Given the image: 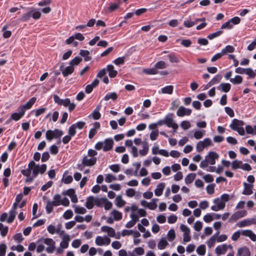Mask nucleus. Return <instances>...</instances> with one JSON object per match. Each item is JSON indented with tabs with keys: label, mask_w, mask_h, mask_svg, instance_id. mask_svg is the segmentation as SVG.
<instances>
[{
	"label": "nucleus",
	"mask_w": 256,
	"mask_h": 256,
	"mask_svg": "<svg viewBox=\"0 0 256 256\" xmlns=\"http://www.w3.org/2000/svg\"><path fill=\"white\" fill-rule=\"evenodd\" d=\"M219 158L218 154L214 152H210L208 155L205 156L204 160H202L200 164V167L202 168H207L208 164L214 165L216 164V160Z\"/></svg>",
	"instance_id": "f257e3e1"
},
{
	"label": "nucleus",
	"mask_w": 256,
	"mask_h": 256,
	"mask_svg": "<svg viewBox=\"0 0 256 256\" xmlns=\"http://www.w3.org/2000/svg\"><path fill=\"white\" fill-rule=\"evenodd\" d=\"M244 125V122L242 120H238L234 118L232 120L230 126L234 130L236 131L240 136H244V130L242 126Z\"/></svg>",
	"instance_id": "f03ea898"
},
{
	"label": "nucleus",
	"mask_w": 256,
	"mask_h": 256,
	"mask_svg": "<svg viewBox=\"0 0 256 256\" xmlns=\"http://www.w3.org/2000/svg\"><path fill=\"white\" fill-rule=\"evenodd\" d=\"M63 135V132L56 128L54 130H48L46 133V137L48 140L51 141L54 138H59Z\"/></svg>",
	"instance_id": "7ed1b4c3"
},
{
	"label": "nucleus",
	"mask_w": 256,
	"mask_h": 256,
	"mask_svg": "<svg viewBox=\"0 0 256 256\" xmlns=\"http://www.w3.org/2000/svg\"><path fill=\"white\" fill-rule=\"evenodd\" d=\"M44 243L48 246L46 248V251L48 254L54 252L56 249V242L51 238H46L44 240Z\"/></svg>",
	"instance_id": "20e7f679"
},
{
	"label": "nucleus",
	"mask_w": 256,
	"mask_h": 256,
	"mask_svg": "<svg viewBox=\"0 0 256 256\" xmlns=\"http://www.w3.org/2000/svg\"><path fill=\"white\" fill-rule=\"evenodd\" d=\"M18 203L15 201L13 204L9 212L10 216L7 220L8 223L11 224L14 222L16 214V210L18 206Z\"/></svg>",
	"instance_id": "39448f33"
},
{
	"label": "nucleus",
	"mask_w": 256,
	"mask_h": 256,
	"mask_svg": "<svg viewBox=\"0 0 256 256\" xmlns=\"http://www.w3.org/2000/svg\"><path fill=\"white\" fill-rule=\"evenodd\" d=\"M36 98H32L25 104L20 106L18 108V110H22L25 114L26 110L30 109L36 102Z\"/></svg>",
	"instance_id": "423d86ee"
},
{
	"label": "nucleus",
	"mask_w": 256,
	"mask_h": 256,
	"mask_svg": "<svg viewBox=\"0 0 256 256\" xmlns=\"http://www.w3.org/2000/svg\"><path fill=\"white\" fill-rule=\"evenodd\" d=\"M110 239L106 236H98L96 238V244L97 246L108 245L110 243Z\"/></svg>",
	"instance_id": "0eeeda50"
},
{
	"label": "nucleus",
	"mask_w": 256,
	"mask_h": 256,
	"mask_svg": "<svg viewBox=\"0 0 256 256\" xmlns=\"http://www.w3.org/2000/svg\"><path fill=\"white\" fill-rule=\"evenodd\" d=\"M214 203L216 204L211 207V209L215 212L223 210L226 206L224 203L220 198H216L214 200Z\"/></svg>",
	"instance_id": "6e6552de"
},
{
	"label": "nucleus",
	"mask_w": 256,
	"mask_h": 256,
	"mask_svg": "<svg viewBox=\"0 0 256 256\" xmlns=\"http://www.w3.org/2000/svg\"><path fill=\"white\" fill-rule=\"evenodd\" d=\"M246 214L247 212L246 210H242L237 211L230 216L229 220V222H234L239 218L246 216Z\"/></svg>",
	"instance_id": "1a4fd4ad"
},
{
	"label": "nucleus",
	"mask_w": 256,
	"mask_h": 256,
	"mask_svg": "<svg viewBox=\"0 0 256 256\" xmlns=\"http://www.w3.org/2000/svg\"><path fill=\"white\" fill-rule=\"evenodd\" d=\"M96 158H88V156H84L82 159V163L86 166H92L96 164Z\"/></svg>",
	"instance_id": "9d476101"
},
{
	"label": "nucleus",
	"mask_w": 256,
	"mask_h": 256,
	"mask_svg": "<svg viewBox=\"0 0 256 256\" xmlns=\"http://www.w3.org/2000/svg\"><path fill=\"white\" fill-rule=\"evenodd\" d=\"M192 113V110L190 108H186L183 106H180L176 112V114L178 116L182 117L185 115L190 116Z\"/></svg>",
	"instance_id": "9b49d317"
},
{
	"label": "nucleus",
	"mask_w": 256,
	"mask_h": 256,
	"mask_svg": "<svg viewBox=\"0 0 256 256\" xmlns=\"http://www.w3.org/2000/svg\"><path fill=\"white\" fill-rule=\"evenodd\" d=\"M64 65L62 64L60 67V70L62 72V73L64 77H66L68 75L72 74L74 71V68L70 65L64 68Z\"/></svg>",
	"instance_id": "f8f14e48"
},
{
	"label": "nucleus",
	"mask_w": 256,
	"mask_h": 256,
	"mask_svg": "<svg viewBox=\"0 0 256 256\" xmlns=\"http://www.w3.org/2000/svg\"><path fill=\"white\" fill-rule=\"evenodd\" d=\"M104 143L103 150L108 152L111 150L113 148L114 141L112 138H106Z\"/></svg>",
	"instance_id": "ddd939ff"
},
{
	"label": "nucleus",
	"mask_w": 256,
	"mask_h": 256,
	"mask_svg": "<svg viewBox=\"0 0 256 256\" xmlns=\"http://www.w3.org/2000/svg\"><path fill=\"white\" fill-rule=\"evenodd\" d=\"M18 112H14L12 113L10 118L7 120V123H8L11 120H14L15 121H18L20 120L22 117L24 115V112L22 110H18Z\"/></svg>",
	"instance_id": "4468645a"
},
{
	"label": "nucleus",
	"mask_w": 256,
	"mask_h": 256,
	"mask_svg": "<svg viewBox=\"0 0 256 256\" xmlns=\"http://www.w3.org/2000/svg\"><path fill=\"white\" fill-rule=\"evenodd\" d=\"M34 162L33 160L30 161L28 166V168L26 170H21V173L24 176H30L32 173V168L33 166H34Z\"/></svg>",
	"instance_id": "2eb2a0df"
},
{
	"label": "nucleus",
	"mask_w": 256,
	"mask_h": 256,
	"mask_svg": "<svg viewBox=\"0 0 256 256\" xmlns=\"http://www.w3.org/2000/svg\"><path fill=\"white\" fill-rule=\"evenodd\" d=\"M241 234L242 236L249 237L252 241H256V234H255L251 230H242L241 232Z\"/></svg>",
	"instance_id": "dca6fc26"
},
{
	"label": "nucleus",
	"mask_w": 256,
	"mask_h": 256,
	"mask_svg": "<svg viewBox=\"0 0 256 256\" xmlns=\"http://www.w3.org/2000/svg\"><path fill=\"white\" fill-rule=\"evenodd\" d=\"M250 252L248 248L244 246L240 248L237 252L238 256H250Z\"/></svg>",
	"instance_id": "f3484780"
},
{
	"label": "nucleus",
	"mask_w": 256,
	"mask_h": 256,
	"mask_svg": "<svg viewBox=\"0 0 256 256\" xmlns=\"http://www.w3.org/2000/svg\"><path fill=\"white\" fill-rule=\"evenodd\" d=\"M95 205V198L93 196H90L87 198L86 206L87 208L90 210Z\"/></svg>",
	"instance_id": "a211bd4d"
},
{
	"label": "nucleus",
	"mask_w": 256,
	"mask_h": 256,
	"mask_svg": "<svg viewBox=\"0 0 256 256\" xmlns=\"http://www.w3.org/2000/svg\"><path fill=\"white\" fill-rule=\"evenodd\" d=\"M244 190L242 192L243 194L245 195H250L252 194L253 192L252 190V188L253 187V185L252 184H248L246 182H244Z\"/></svg>",
	"instance_id": "6ab92c4d"
},
{
	"label": "nucleus",
	"mask_w": 256,
	"mask_h": 256,
	"mask_svg": "<svg viewBox=\"0 0 256 256\" xmlns=\"http://www.w3.org/2000/svg\"><path fill=\"white\" fill-rule=\"evenodd\" d=\"M254 218L244 220L237 224V226L240 228L244 227L250 226L254 224Z\"/></svg>",
	"instance_id": "aec40b11"
},
{
	"label": "nucleus",
	"mask_w": 256,
	"mask_h": 256,
	"mask_svg": "<svg viewBox=\"0 0 256 256\" xmlns=\"http://www.w3.org/2000/svg\"><path fill=\"white\" fill-rule=\"evenodd\" d=\"M68 172L66 170L62 176V181L66 184H69L72 182L73 178L72 176L68 175Z\"/></svg>",
	"instance_id": "412c9836"
},
{
	"label": "nucleus",
	"mask_w": 256,
	"mask_h": 256,
	"mask_svg": "<svg viewBox=\"0 0 256 256\" xmlns=\"http://www.w3.org/2000/svg\"><path fill=\"white\" fill-rule=\"evenodd\" d=\"M165 184L164 183L162 182L159 184L156 190H154V194L156 196H160L163 192V190L164 188Z\"/></svg>",
	"instance_id": "4be33fe9"
},
{
	"label": "nucleus",
	"mask_w": 256,
	"mask_h": 256,
	"mask_svg": "<svg viewBox=\"0 0 256 256\" xmlns=\"http://www.w3.org/2000/svg\"><path fill=\"white\" fill-rule=\"evenodd\" d=\"M231 88V86L228 83H222L220 85L218 86L217 88L219 90H220L222 92H228Z\"/></svg>",
	"instance_id": "5701e85b"
},
{
	"label": "nucleus",
	"mask_w": 256,
	"mask_h": 256,
	"mask_svg": "<svg viewBox=\"0 0 256 256\" xmlns=\"http://www.w3.org/2000/svg\"><path fill=\"white\" fill-rule=\"evenodd\" d=\"M227 251V247L226 244L218 246L215 249L216 253L218 254H224Z\"/></svg>",
	"instance_id": "b1692460"
},
{
	"label": "nucleus",
	"mask_w": 256,
	"mask_h": 256,
	"mask_svg": "<svg viewBox=\"0 0 256 256\" xmlns=\"http://www.w3.org/2000/svg\"><path fill=\"white\" fill-rule=\"evenodd\" d=\"M107 70L108 72V76L110 78H114L118 74V72L114 69V66L112 64L107 66Z\"/></svg>",
	"instance_id": "393cba45"
},
{
	"label": "nucleus",
	"mask_w": 256,
	"mask_h": 256,
	"mask_svg": "<svg viewBox=\"0 0 256 256\" xmlns=\"http://www.w3.org/2000/svg\"><path fill=\"white\" fill-rule=\"evenodd\" d=\"M70 238L68 235L64 236L62 240L60 243V246L62 248H66L68 246V242Z\"/></svg>",
	"instance_id": "a878e982"
},
{
	"label": "nucleus",
	"mask_w": 256,
	"mask_h": 256,
	"mask_svg": "<svg viewBox=\"0 0 256 256\" xmlns=\"http://www.w3.org/2000/svg\"><path fill=\"white\" fill-rule=\"evenodd\" d=\"M118 98V94L115 92H108V93L104 98V100L106 101L110 99L115 100Z\"/></svg>",
	"instance_id": "bb28decb"
},
{
	"label": "nucleus",
	"mask_w": 256,
	"mask_h": 256,
	"mask_svg": "<svg viewBox=\"0 0 256 256\" xmlns=\"http://www.w3.org/2000/svg\"><path fill=\"white\" fill-rule=\"evenodd\" d=\"M110 214L115 220H120L122 218V213L116 210H113Z\"/></svg>",
	"instance_id": "cd10ccee"
},
{
	"label": "nucleus",
	"mask_w": 256,
	"mask_h": 256,
	"mask_svg": "<svg viewBox=\"0 0 256 256\" xmlns=\"http://www.w3.org/2000/svg\"><path fill=\"white\" fill-rule=\"evenodd\" d=\"M100 108V106H98L92 113L90 114V116H92L93 118L95 120H98L100 118L101 114L99 112Z\"/></svg>",
	"instance_id": "c85d7f7f"
},
{
	"label": "nucleus",
	"mask_w": 256,
	"mask_h": 256,
	"mask_svg": "<svg viewBox=\"0 0 256 256\" xmlns=\"http://www.w3.org/2000/svg\"><path fill=\"white\" fill-rule=\"evenodd\" d=\"M168 244L166 238H162L158 244V248L159 250H164Z\"/></svg>",
	"instance_id": "c756f323"
},
{
	"label": "nucleus",
	"mask_w": 256,
	"mask_h": 256,
	"mask_svg": "<svg viewBox=\"0 0 256 256\" xmlns=\"http://www.w3.org/2000/svg\"><path fill=\"white\" fill-rule=\"evenodd\" d=\"M230 81L234 84H238L242 82V78L240 76L236 75L234 78H230Z\"/></svg>",
	"instance_id": "7c9ffc66"
},
{
	"label": "nucleus",
	"mask_w": 256,
	"mask_h": 256,
	"mask_svg": "<svg viewBox=\"0 0 256 256\" xmlns=\"http://www.w3.org/2000/svg\"><path fill=\"white\" fill-rule=\"evenodd\" d=\"M173 89L174 87L172 86H168L162 88V92L164 94H171L173 92Z\"/></svg>",
	"instance_id": "2f4dec72"
},
{
	"label": "nucleus",
	"mask_w": 256,
	"mask_h": 256,
	"mask_svg": "<svg viewBox=\"0 0 256 256\" xmlns=\"http://www.w3.org/2000/svg\"><path fill=\"white\" fill-rule=\"evenodd\" d=\"M196 174L194 173H190L187 175L185 178V182L186 184H191L195 179Z\"/></svg>",
	"instance_id": "473e14b6"
},
{
	"label": "nucleus",
	"mask_w": 256,
	"mask_h": 256,
	"mask_svg": "<svg viewBox=\"0 0 256 256\" xmlns=\"http://www.w3.org/2000/svg\"><path fill=\"white\" fill-rule=\"evenodd\" d=\"M106 200L107 198H95V205L98 207H101Z\"/></svg>",
	"instance_id": "72a5a7b5"
},
{
	"label": "nucleus",
	"mask_w": 256,
	"mask_h": 256,
	"mask_svg": "<svg viewBox=\"0 0 256 256\" xmlns=\"http://www.w3.org/2000/svg\"><path fill=\"white\" fill-rule=\"evenodd\" d=\"M175 123L173 122V120L172 118L168 116H166L164 119V124H166L168 127L170 128Z\"/></svg>",
	"instance_id": "f704fd0d"
},
{
	"label": "nucleus",
	"mask_w": 256,
	"mask_h": 256,
	"mask_svg": "<svg viewBox=\"0 0 256 256\" xmlns=\"http://www.w3.org/2000/svg\"><path fill=\"white\" fill-rule=\"evenodd\" d=\"M234 50L235 48L233 46L228 45L225 47V48L222 50V52L224 54H226L228 53H232L234 52Z\"/></svg>",
	"instance_id": "c9c22d12"
},
{
	"label": "nucleus",
	"mask_w": 256,
	"mask_h": 256,
	"mask_svg": "<svg viewBox=\"0 0 256 256\" xmlns=\"http://www.w3.org/2000/svg\"><path fill=\"white\" fill-rule=\"evenodd\" d=\"M8 226H6L4 227V224L0 222V234L2 237L6 236L8 232Z\"/></svg>",
	"instance_id": "e433bc0d"
},
{
	"label": "nucleus",
	"mask_w": 256,
	"mask_h": 256,
	"mask_svg": "<svg viewBox=\"0 0 256 256\" xmlns=\"http://www.w3.org/2000/svg\"><path fill=\"white\" fill-rule=\"evenodd\" d=\"M205 134L206 131L204 130H196L194 132V136L196 139L199 140L202 138Z\"/></svg>",
	"instance_id": "4c0bfd02"
},
{
	"label": "nucleus",
	"mask_w": 256,
	"mask_h": 256,
	"mask_svg": "<svg viewBox=\"0 0 256 256\" xmlns=\"http://www.w3.org/2000/svg\"><path fill=\"white\" fill-rule=\"evenodd\" d=\"M154 66L158 70V69H164L166 68L167 67V64L164 61L160 60L156 62L154 64Z\"/></svg>",
	"instance_id": "58836bf2"
},
{
	"label": "nucleus",
	"mask_w": 256,
	"mask_h": 256,
	"mask_svg": "<svg viewBox=\"0 0 256 256\" xmlns=\"http://www.w3.org/2000/svg\"><path fill=\"white\" fill-rule=\"evenodd\" d=\"M61 196L60 194H56L54 197V200L51 202L55 206L60 204Z\"/></svg>",
	"instance_id": "ea45409f"
},
{
	"label": "nucleus",
	"mask_w": 256,
	"mask_h": 256,
	"mask_svg": "<svg viewBox=\"0 0 256 256\" xmlns=\"http://www.w3.org/2000/svg\"><path fill=\"white\" fill-rule=\"evenodd\" d=\"M82 61V58L78 56L75 57L70 62V64L73 66L78 64Z\"/></svg>",
	"instance_id": "a19ab883"
},
{
	"label": "nucleus",
	"mask_w": 256,
	"mask_h": 256,
	"mask_svg": "<svg viewBox=\"0 0 256 256\" xmlns=\"http://www.w3.org/2000/svg\"><path fill=\"white\" fill-rule=\"evenodd\" d=\"M54 206H55L53 205L51 201L48 200L46 203V209L47 214H49L51 213L54 210Z\"/></svg>",
	"instance_id": "79ce46f5"
},
{
	"label": "nucleus",
	"mask_w": 256,
	"mask_h": 256,
	"mask_svg": "<svg viewBox=\"0 0 256 256\" xmlns=\"http://www.w3.org/2000/svg\"><path fill=\"white\" fill-rule=\"evenodd\" d=\"M197 253L200 256H204L206 253V246L204 244H201L196 249Z\"/></svg>",
	"instance_id": "37998d69"
},
{
	"label": "nucleus",
	"mask_w": 256,
	"mask_h": 256,
	"mask_svg": "<svg viewBox=\"0 0 256 256\" xmlns=\"http://www.w3.org/2000/svg\"><path fill=\"white\" fill-rule=\"evenodd\" d=\"M32 11V18L34 20H38L39 19L41 16V12L37 10L36 9H32L31 10Z\"/></svg>",
	"instance_id": "c03bdc74"
},
{
	"label": "nucleus",
	"mask_w": 256,
	"mask_h": 256,
	"mask_svg": "<svg viewBox=\"0 0 256 256\" xmlns=\"http://www.w3.org/2000/svg\"><path fill=\"white\" fill-rule=\"evenodd\" d=\"M38 168L39 165H36L34 162V166H33L32 168V176H33V177L36 178L38 175V173L40 172V168Z\"/></svg>",
	"instance_id": "a18cd8bd"
},
{
	"label": "nucleus",
	"mask_w": 256,
	"mask_h": 256,
	"mask_svg": "<svg viewBox=\"0 0 256 256\" xmlns=\"http://www.w3.org/2000/svg\"><path fill=\"white\" fill-rule=\"evenodd\" d=\"M168 238L170 242H172L176 238L175 232L174 229H170L168 232Z\"/></svg>",
	"instance_id": "49530a36"
},
{
	"label": "nucleus",
	"mask_w": 256,
	"mask_h": 256,
	"mask_svg": "<svg viewBox=\"0 0 256 256\" xmlns=\"http://www.w3.org/2000/svg\"><path fill=\"white\" fill-rule=\"evenodd\" d=\"M242 164V162L238 160H234L232 163V167L234 170H236L238 168H240L241 165Z\"/></svg>",
	"instance_id": "de8ad7c7"
},
{
	"label": "nucleus",
	"mask_w": 256,
	"mask_h": 256,
	"mask_svg": "<svg viewBox=\"0 0 256 256\" xmlns=\"http://www.w3.org/2000/svg\"><path fill=\"white\" fill-rule=\"evenodd\" d=\"M144 72L148 74H156L158 72V70H156L154 66L152 68L144 70Z\"/></svg>",
	"instance_id": "09e8293b"
},
{
	"label": "nucleus",
	"mask_w": 256,
	"mask_h": 256,
	"mask_svg": "<svg viewBox=\"0 0 256 256\" xmlns=\"http://www.w3.org/2000/svg\"><path fill=\"white\" fill-rule=\"evenodd\" d=\"M222 32H223L222 30H218V32L208 34V38L210 40H212L213 38L220 36Z\"/></svg>",
	"instance_id": "8fccbe9b"
},
{
	"label": "nucleus",
	"mask_w": 256,
	"mask_h": 256,
	"mask_svg": "<svg viewBox=\"0 0 256 256\" xmlns=\"http://www.w3.org/2000/svg\"><path fill=\"white\" fill-rule=\"evenodd\" d=\"M7 28V26H4L2 28V31L4 32H3V36L4 38H9L10 36H11V34H12V32L10 30H6Z\"/></svg>",
	"instance_id": "3c124183"
},
{
	"label": "nucleus",
	"mask_w": 256,
	"mask_h": 256,
	"mask_svg": "<svg viewBox=\"0 0 256 256\" xmlns=\"http://www.w3.org/2000/svg\"><path fill=\"white\" fill-rule=\"evenodd\" d=\"M116 180V176L112 174H106L105 178V181L108 183L111 182L112 181Z\"/></svg>",
	"instance_id": "603ef678"
},
{
	"label": "nucleus",
	"mask_w": 256,
	"mask_h": 256,
	"mask_svg": "<svg viewBox=\"0 0 256 256\" xmlns=\"http://www.w3.org/2000/svg\"><path fill=\"white\" fill-rule=\"evenodd\" d=\"M126 204V202L122 199L120 196H118L116 198V204L118 207L123 206Z\"/></svg>",
	"instance_id": "864d4df0"
},
{
	"label": "nucleus",
	"mask_w": 256,
	"mask_h": 256,
	"mask_svg": "<svg viewBox=\"0 0 256 256\" xmlns=\"http://www.w3.org/2000/svg\"><path fill=\"white\" fill-rule=\"evenodd\" d=\"M74 212L77 214H84L86 212L87 210L84 207L76 206L74 209Z\"/></svg>",
	"instance_id": "5fc2aeb1"
},
{
	"label": "nucleus",
	"mask_w": 256,
	"mask_h": 256,
	"mask_svg": "<svg viewBox=\"0 0 256 256\" xmlns=\"http://www.w3.org/2000/svg\"><path fill=\"white\" fill-rule=\"evenodd\" d=\"M72 216H73V212H72V211L70 210H66L63 214V217L66 220L70 219L72 217Z\"/></svg>",
	"instance_id": "6e6d98bb"
},
{
	"label": "nucleus",
	"mask_w": 256,
	"mask_h": 256,
	"mask_svg": "<svg viewBox=\"0 0 256 256\" xmlns=\"http://www.w3.org/2000/svg\"><path fill=\"white\" fill-rule=\"evenodd\" d=\"M222 76L220 74L216 75L212 80L211 82L213 84H218L222 80Z\"/></svg>",
	"instance_id": "4d7b16f0"
},
{
	"label": "nucleus",
	"mask_w": 256,
	"mask_h": 256,
	"mask_svg": "<svg viewBox=\"0 0 256 256\" xmlns=\"http://www.w3.org/2000/svg\"><path fill=\"white\" fill-rule=\"evenodd\" d=\"M233 26H234L232 25V22H230L229 20L228 22L224 23L222 24V26H221V28H222V29H231L233 28Z\"/></svg>",
	"instance_id": "13d9d810"
},
{
	"label": "nucleus",
	"mask_w": 256,
	"mask_h": 256,
	"mask_svg": "<svg viewBox=\"0 0 256 256\" xmlns=\"http://www.w3.org/2000/svg\"><path fill=\"white\" fill-rule=\"evenodd\" d=\"M169 58L170 61L171 62L178 63L180 62L179 60L177 58L176 55L174 54H170L168 56Z\"/></svg>",
	"instance_id": "bf43d9fd"
},
{
	"label": "nucleus",
	"mask_w": 256,
	"mask_h": 256,
	"mask_svg": "<svg viewBox=\"0 0 256 256\" xmlns=\"http://www.w3.org/2000/svg\"><path fill=\"white\" fill-rule=\"evenodd\" d=\"M245 74L248 75L251 78H254L256 76V73L251 68H246Z\"/></svg>",
	"instance_id": "052dcab7"
},
{
	"label": "nucleus",
	"mask_w": 256,
	"mask_h": 256,
	"mask_svg": "<svg viewBox=\"0 0 256 256\" xmlns=\"http://www.w3.org/2000/svg\"><path fill=\"white\" fill-rule=\"evenodd\" d=\"M190 122L184 120L180 124V126L184 130H186L190 128Z\"/></svg>",
	"instance_id": "680f3d73"
},
{
	"label": "nucleus",
	"mask_w": 256,
	"mask_h": 256,
	"mask_svg": "<svg viewBox=\"0 0 256 256\" xmlns=\"http://www.w3.org/2000/svg\"><path fill=\"white\" fill-rule=\"evenodd\" d=\"M31 17H32V11L30 10L26 14H24L21 19L23 21L26 22L28 21Z\"/></svg>",
	"instance_id": "e2e57ef3"
},
{
	"label": "nucleus",
	"mask_w": 256,
	"mask_h": 256,
	"mask_svg": "<svg viewBox=\"0 0 256 256\" xmlns=\"http://www.w3.org/2000/svg\"><path fill=\"white\" fill-rule=\"evenodd\" d=\"M68 133L69 135L71 136H74L76 134V128L74 126V125L72 124L71 126H70L68 130Z\"/></svg>",
	"instance_id": "0e129e2a"
},
{
	"label": "nucleus",
	"mask_w": 256,
	"mask_h": 256,
	"mask_svg": "<svg viewBox=\"0 0 256 256\" xmlns=\"http://www.w3.org/2000/svg\"><path fill=\"white\" fill-rule=\"evenodd\" d=\"M192 43V41L189 39L182 40L180 42L181 44L186 48L190 47Z\"/></svg>",
	"instance_id": "69168bd1"
},
{
	"label": "nucleus",
	"mask_w": 256,
	"mask_h": 256,
	"mask_svg": "<svg viewBox=\"0 0 256 256\" xmlns=\"http://www.w3.org/2000/svg\"><path fill=\"white\" fill-rule=\"evenodd\" d=\"M6 250V246L4 244H0V256H4Z\"/></svg>",
	"instance_id": "338daca9"
},
{
	"label": "nucleus",
	"mask_w": 256,
	"mask_h": 256,
	"mask_svg": "<svg viewBox=\"0 0 256 256\" xmlns=\"http://www.w3.org/2000/svg\"><path fill=\"white\" fill-rule=\"evenodd\" d=\"M50 150L52 154L56 155L58 152V148L56 145L53 144L52 146H50Z\"/></svg>",
	"instance_id": "774afa93"
}]
</instances>
